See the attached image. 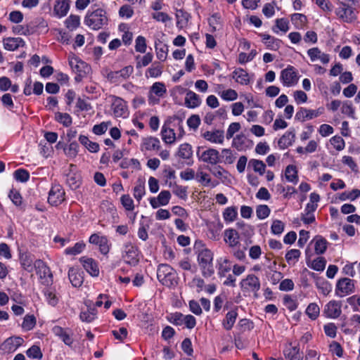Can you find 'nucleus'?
Returning a JSON list of instances; mask_svg holds the SVG:
<instances>
[{
    "label": "nucleus",
    "mask_w": 360,
    "mask_h": 360,
    "mask_svg": "<svg viewBox=\"0 0 360 360\" xmlns=\"http://www.w3.org/2000/svg\"><path fill=\"white\" fill-rule=\"evenodd\" d=\"M36 318L34 315L28 314L24 317V330H30L36 325Z\"/></svg>",
    "instance_id": "52"
},
{
    "label": "nucleus",
    "mask_w": 360,
    "mask_h": 360,
    "mask_svg": "<svg viewBox=\"0 0 360 360\" xmlns=\"http://www.w3.org/2000/svg\"><path fill=\"white\" fill-rule=\"evenodd\" d=\"M85 24L93 30H99L108 22L105 11L98 8L93 12L88 13L84 19Z\"/></svg>",
    "instance_id": "3"
},
{
    "label": "nucleus",
    "mask_w": 360,
    "mask_h": 360,
    "mask_svg": "<svg viewBox=\"0 0 360 360\" xmlns=\"http://www.w3.org/2000/svg\"><path fill=\"white\" fill-rule=\"evenodd\" d=\"M162 140L167 144H172L176 139V134L173 129L163 125L161 131Z\"/></svg>",
    "instance_id": "24"
},
{
    "label": "nucleus",
    "mask_w": 360,
    "mask_h": 360,
    "mask_svg": "<svg viewBox=\"0 0 360 360\" xmlns=\"http://www.w3.org/2000/svg\"><path fill=\"white\" fill-rule=\"evenodd\" d=\"M134 68L131 65L124 67L120 71L112 72L108 74V77H121L123 79H127L133 73Z\"/></svg>",
    "instance_id": "32"
},
{
    "label": "nucleus",
    "mask_w": 360,
    "mask_h": 360,
    "mask_svg": "<svg viewBox=\"0 0 360 360\" xmlns=\"http://www.w3.org/2000/svg\"><path fill=\"white\" fill-rule=\"evenodd\" d=\"M326 265V260L324 257H319L313 260L311 264V268L317 271H323Z\"/></svg>",
    "instance_id": "50"
},
{
    "label": "nucleus",
    "mask_w": 360,
    "mask_h": 360,
    "mask_svg": "<svg viewBox=\"0 0 360 360\" xmlns=\"http://www.w3.org/2000/svg\"><path fill=\"white\" fill-rule=\"evenodd\" d=\"M22 344V339L19 337H11L6 339L0 345V353L14 352Z\"/></svg>",
    "instance_id": "13"
},
{
    "label": "nucleus",
    "mask_w": 360,
    "mask_h": 360,
    "mask_svg": "<svg viewBox=\"0 0 360 360\" xmlns=\"http://www.w3.org/2000/svg\"><path fill=\"white\" fill-rule=\"evenodd\" d=\"M192 147L188 143L180 145L178 150V156L183 159H190L192 157Z\"/></svg>",
    "instance_id": "35"
},
{
    "label": "nucleus",
    "mask_w": 360,
    "mask_h": 360,
    "mask_svg": "<svg viewBox=\"0 0 360 360\" xmlns=\"http://www.w3.org/2000/svg\"><path fill=\"white\" fill-rule=\"evenodd\" d=\"M319 313L320 308L316 303H310L306 309V314L311 320L316 319Z\"/></svg>",
    "instance_id": "45"
},
{
    "label": "nucleus",
    "mask_w": 360,
    "mask_h": 360,
    "mask_svg": "<svg viewBox=\"0 0 360 360\" xmlns=\"http://www.w3.org/2000/svg\"><path fill=\"white\" fill-rule=\"evenodd\" d=\"M354 292V282L348 278L338 280L336 284L335 293L338 297H342Z\"/></svg>",
    "instance_id": "6"
},
{
    "label": "nucleus",
    "mask_w": 360,
    "mask_h": 360,
    "mask_svg": "<svg viewBox=\"0 0 360 360\" xmlns=\"http://www.w3.org/2000/svg\"><path fill=\"white\" fill-rule=\"evenodd\" d=\"M22 42L20 37H8L4 39V46L6 50L13 51L20 46Z\"/></svg>",
    "instance_id": "27"
},
{
    "label": "nucleus",
    "mask_w": 360,
    "mask_h": 360,
    "mask_svg": "<svg viewBox=\"0 0 360 360\" xmlns=\"http://www.w3.org/2000/svg\"><path fill=\"white\" fill-rule=\"evenodd\" d=\"M121 202L123 207L128 211H132L134 209L133 200L129 195H123L121 197Z\"/></svg>",
    "instance_id": "59"
},
{
    "label": "nucleus",
    "mask_w": 360,
    "mask_h": 360,
    "mask_svg": "<svg viewBox=\"0 0 360 360\" xmlns=\"http://www.w3.org/2000/svg\"><path fill=\"white\" fill-rule=\"evenodd\" d=\"M200 158L204 162L216 165L219 162V153L214 148H209L202 153Z\"/></svg>",
    "instance_id": "17"
},
{
    "label": "nucleus",
    "mask_w": 360,
    "mask_h": 360,
    "mask_svg": "<svg viewBox=\"0 0 360 360\" xmlns=\"http://www.w3.org/2000/svg\"><path fill=\"white\" fill-rule=\"evenodd\" d=\"M295 136L294 131H287L280 138L278 142V146L282 149L289 147L294 142Z\"/></svg>",
    "instance_id": "25"
},
{
    "label": "nucleus",
    "mask_w": 360,
    "mask_h": 360,
    "mask_svg": "<svg viewBox=\"0 0 360 360\" xmlns=\"http://www.w3.org/2000/svg\"><path fill=\"white\" fill-rule=\"evenodd\" d=\"M342 303L340 301L331 300L325 305L323 313L330 319H337L342 313Z\"/></svg>",
    "instance_id": "9"
},
{
    "label": "nucleus",
    "mask_w": 360,
    "mask_h": 360,
    "mask_svg": "<svg viewBox=\"0 0 360 360\" xmlns=\"http://www.w3.org/2000/svg\"><path fill=\"white\" fill-rule=\"evenodd\" d=\"M69 65L73 72L77 74L76 79L78 77H82L87 75L90 71V67L84 61L80 60L75 54L70 55L68 57Z\"/></svg>",
    "instance_id": "5"
},
{
    "label": "nucleus",
    "mask_w": 360,
    "mask_h": 360,
    "mask_svg": "<svg viewBox=\"0 0 360 360\" xmlns=\"http://www.w3.org/2000/svg\"><path fill=\"white\" fill-rule=\"evenodd\" d=\"M122 258L124 262L130 265L135 266L139 261L138 249L130 243L124 246Z\"/></svg>",
    "instance_id": "7"
},
{
    "label": "nucleus",
    "mask_w": 360,
    "mask_h": 360,
    "mask_svg": "<svg viewBox=\"0 0 360 360\" xmlns=\"http://www.w3.org/2000/svg\"><path fill=\"white\" fill-rule=\"evenodd\" d=\"M256 214L259 219H264L270 214V209L266 205H259L256 210Z\"/></svg>",
    "instance_id": "53"
},
{
    "label": "nucleus",
    "mask_w": 360,
    "mask_h": 360,
    "mask_svg": "<svg viewBox=\"0 0 360 360\" xmlns=\"http://www.w3.org/2000/svg\"><path fill=\"white\" fill-rule=\"evenodd\" d=\"M143 146L146 150H158L160 148V141L155 137H148L143 139Z\"/></svg>",
    "instance_id": "30"
},
{
    "label": "nucleus",
    "mask_w": 360,
    "mask_h": 360,
    "mask_svg": "<svg viewBox=\"0 0 360 360\" xmlns=\"http://www.w3.org/2000/svg\"><path fill=\"white\" fill-rule=\"evenodd\" d=\"M281 79L284 86H292L298 82V73L292 66H288L281 72Z\"/></svg>",
    "instance_id": "8"
},
{
    "label": "nucleus",
    "mask_w": 360,
    "mask_h": 360,
    "mask_svg": "<svg viewBox=\"0 0 360 360\" xmlns=\"http://www.w3.org/2000/svg\"><path fill=\"white\" fill-rule=\"evenodd\" d=\"M231 264L226 258H221L219 261L218 274L220 277L226 276V274L230 271Z\"/></svg>",
    "instance_id": "31"
},
{
    "label": "nucleus",
    "mask_w": 360,
    "mask_h": 360,
    "mask_svg": "<svg viewBox=\"0 0 360 360\" xmlns=\"http://www.w3.org/2000/svg\"><path fill=\"white\" fill-rule=\"evenodd\" d=\"M80 262L82 263L84 268L92 276H98L99 274V269L96 262L91 258L82 257Z\"/></svg>",
    "instance_id": "19"
},
{
    "label": "nucleus",
    "mask_w": 360,
    "mask_h": 360,
    "mask_svg": "<svg viewBox=\"0 0 360 360\" xmlns=\"http://www.w3.org/2000/svg\"><path fill=\"white\" fill-rule=\"evenodd\" d=\"M260 36L262 37V41L265 45L271 50H277L281 46V41L278 39H276L269 34H261Z\"/></svg>",
    "instance_id": "23"
},
{
    "label": "nucleus",
    "mask_w": 360,
    "mask_h": 360,
    "mask_svg": "<svg viewBox=\"0 0 360 360\" xmlns=\"http://www.w3.org/2000/svg\"><path fill=\"white\" fill-rule=\"evenodd\" d=\"M162 206L167 205L171 198V194L168 191H162L157 197Z\"/></svg>",
    "instance_id": "64"
},
{
    "label": "nucleus",
    "mask_w": 360,
    "mask_h": 360,
    "mask_svg": "<svg viewBox=\"0 0 360 360\" xmlns=\"http://www.w3.org/2000/svg\"><path fill=\"white\" fill-rule=\"evenodd\" d=\"M330 142L332 146L337 150H342L345 148V141L344 139L338 136H335L330 139Z\"/></svg>",
    "instance_id": "57"
},
{
    "label": "nucleus",
    "mask_w": 360,
    "mask_h": 360,
    "mask_svg": "<svg viewBox=\"0 0 360 360\" xmlns=\"http://www.w3.org/2000/svg\"><path fill=\"white\" fill-rule=\"evenodd\" d=\"M65 200V191L61 186L54 185L49 193L48 201L52 205H58Z\"/></svg>",
    "instance_id": "10"
},
{
    "label": "nucleus",
    "mask_w": 360,
    "mask_h": 360,
    "mask_svg": "<svg viewBox=\"0 0 360 360\" xmlns=\"http://www.w3.org/2000/svg\"><path fill=\"white\" fill-rule=\"evenodd\" d=\"M146 43L145 37L139 36L136 39L135 49L137 52L145 53L146 51Z\"/></svg>",
    "instance_id": "60"
},
{
    "label": "nucleus",
    "mask_w": 360,
    "mask_h": 360,
    "mask_svg": "<svg viewBox=\"0 0 360 360\" xmlns=\"http://www.w3.org/2000/svg\"><path fill=\"white\" fill-rule=\"evenodd\" d=\"M157 277L162 285L167 287L175 286L178 283L176 271L167 264H161L158 266Z\"/></svg>",
    "instance_id": "2"
},
{
    "label": "nucleus",
    "mask_w": 360,
    "mask_h": 360,
    "mask_svg": "<svg viewBox=\"0 0 360 360\" xmlns=\"http://www.w3.org/2000/svg\"><path fill=\"white\" fill-rule=\"evenodd\" d=\"M273 31L275 33H278V30L287 32L289 30L288 21L285 18H279L276 20V26L273 27Z\"/></svg>",
    "instance_id": "42"
},
{
    "label": "nucleus",
    "mask_w": 360,
    "mask_h": 360,
    "mask_svg": "<svg viewBox=\"0 0 360 360\" xmlns=\"http://www.w3.org/2000/svg\"><path fill=\"white\" fill-rule=\"evenodd\" d=\"M240 129V124L239 122H233L231 123L227 129L226 131V139H231L234 134L238 132Z\"/></svg>",
    "instance_id": "63"
},
{
    "label": "nucleus",
    "mask_w": 360,
    "mask_h": 360,
    "mask_svg": "<svg viewBox=\"0 0 360 360\" xmlns=\"http://www.w3.org/2000/svg\"><path fill=\"white\" fill-rule=\"evenodd\" d=\"M176 17L177 19V25L181 28H183L187 25L190 18V15L184 10L179 9L176 11Z\"/></svg>",
    "instance_id": "34"
},
{
    "label": "nucleus",
    "mask_w": 360,
    "mask_h": 360,
    "mask_svg": "<svg viewBox=\"0 0 360 360\" xmlns=\"http://www.w3.org/2000/svg\"><path fill=\"white\" fill-rule=\"evenodd\" d=\"M84 247L85 244L84 243H77L72 248H66L65 253L68 255H76L81 253Z\"/></svg>",
    "instance_id": "48"
},
{
    "label": "nucleus",
    "mask_w": 360,
    "mask_h": 360,
    "mask_svg": "<svg viewBox=\"0 0 360 360\" xmlns=\"http://www.w3.org/2000/svg\"><path fill=\"white\" fill-rule=\"evenodd\" d=\"M240 286L243 290L256 292L260 288V282L256 276L250 274L241 281Z\"/></svg>",
    "instance_id": "12"
},
{
    "label": "nucleus",
    "mask_w": 360,
    "mask_h": 360,
    "mask_svg": "<svg viewBox=\"0 0 360 360\" xmlns=\"http://www.w3.org/2000/svg\"><path fill=\"white\" fill-rule=\"evenodd\" d=\"M221 97L225 101H234L237 99V92L231 89L224 90L220 93Z\"/></svg>",
    "instance_id": "55"
},
{
    "label": "nucleus",
    "mask_w": 360,
    "mask_h": 360,
    "mask_svg": "<svg viewBox=\"0 0 360 360\" xmlns=\"http://www.w3.org/2000/svg\"><path fill=\"white\" fill-rule=\"evenodd\" d=\"M327 248V241L322 237H316L315 239V252L318 255L324 253Z\"/></svg>",
    "instance_id": "44"
},
{
    "label": "nucleus",
    "mask_w": 360,
    "mask_h": 360,
    "mask_svg": "<svg viewBox=\"0 0 360 360\" xmlns=\"http://www.w3.org/2000/svg\"><path fill=\"white\" fill-rule=\"evenodd\" d=\"M221 158L223 161L226 164H232L236 159L232 151L230 149L226 148L221 150Z\"/></svg>",
    "instance_id": "58"
},
{
    "label": "nucleus",
    "mask_w": 360,
    "mask_h": 360,
    "mask_svg": "<svg viewBox=\"0 0 360 360\" xmlns=\"http://www.w3.org/2000/svg\"><path fill=\"white\" fill-rule=\"evenodd\" d=\"M45 298L49 304L55 307L58 302V297H57L55 290L52 289H46L44 292Z\"/></svg>",
    "instance_id": "39"
},
{
    "label": "nucleus",
    "mask_w": 360,
    "mask_h": 360,
    "mask_svg": "<svg viewBox=\"0 0 360 360\" xmlns=\"http://www.w3.org/2000/svg\"><path fill=\"white\" fill-rule=\"evenodd\" d=\"M237 316L236 310H231L226 314L225 319L222 321V326L225 330H230L233 328Z\"/></svg>",
    "instance_id": "26"
},
{
    "label": "nucleus",
    "mask_w": 360,
    "mask_h": 360,
    "mask_svg": "<svg viewBox=\"0 0 360 360\" xmlns=\"http://www.w3.org/2000/svg\"><path fill=\"white\" fill-rule=\"evenodd\" d=\"M166 87L162 82H155L150 87V93L153 94L159 97H162L166 93Z\"/></svg>",
    "instance_id": "41"
},
{
    "label": "nucleus",
    "mask_w": 360,
    "mask_h": 360,
    "mask_svg": "<svg viewBox=\"0 0 360 360\" xmlns=\"http://www.w3.org/2000/svg\"><path fill=\"white\" fill-rule=\"evenodd\" d=\"M224 219L226 221H233L237 216V210L233 207H227L223 214Z\"/></svg>",
    "instance_id": "51"
},
{
    "label": "nucleus",
    "mask_w": 360,
    "mask_h": 360,
    "mask_svg": "<svg viewBox=\"0 0 360 360\" xmlns=\"http://www.w3.org/2000/svg\"><path fill=\"white\" fill-rule=\"evenodd\" d=\"M341 111L343 114L347 115L349 117H354V109L351 102H344L341 108Z\"/></svg>",
    "instance_id": "62"
},
{
    "label": "nucleus",
    "mask_w": 360,
    "mask_h": 360,
    "mask_svg": "<svg viewBox=\"0 0 360 360\" xmlns=\"http://www.w3.org/2000/svg\"><path fill=\"white\" fill-rule=\"evenodd\" d=\"M145 193L146 190L144 183L143 181L139 182L134 188V197L139 202L145 195Z\"/></svg>",
    "instance_id": "49"
},
{
    "label": "nucleus",
    "mask_w": 360,
    "mask_h": 360,
    "mask_svg": "<svg viewBox=\"0 0 360 360\" xmlns=\"http://www.w3.org/2000/svg\"><path fill=\"white\" fill-rule=\"evenodd\" d=\"M110 124V122H103L99 124L94 125L92 131L96 135H101L107 131Z\"/></svg>",
    "instance_id": "61"
},
{
    "label": "nucleus",
    "mask_w": 360,
    "mask_h": 360,
    "mask_svg": "<svg viewBox=\"0 0 360 360\" xmlns=\"http://www.w3.org/2000/svg\"><path fill=\"white\" fill-rule=\"evenodd\" d=\"M284 355L289 360H302L297 347H292L291 344L284 350Z\"/></svg>",
    "instance_id": "29"
},
{
    "label": "nucleus",
    "mask_w": 360,
    "mask_h": 360,
    "mask_svg": "<svg viewBox=\"0 0 360 360\" xmlns=\"http://www.w3.org/2000/svg\"><path fill=\"white\" fill-rule=\"evenodd\" d=\"M249 165L253 167L255 172L263 175L265 172L266 165L262 160L252 159L250 161Z\"/></svg>",
    "instance_id": "46"
},
{
    "label": "nucleus",
    "mask_w": 360,
    "mask_h": 360,
    "mask_svg": "<svg viewBox=\"0 0 360 360\" xmlns=\"http://www.w3.org/2000/svg\"><path fill=\"white\" fill-rule=\"evenodd\" d=\"M233 77L240 84H248L250 82L248 74L246 71L241 68L236 69L233 72Z\"/></svg>",
    "instance_id": "28"
},
{
    "label": "nucleus",
    "mask_w": 360,
    "mask_h": 360,
    "mask_svg": "<svg viewBox=\"0 0 360 360\" xmlns=\"http://www.w3.org/2000/svg\"><path fill=\"white\" fill-rule=\"evenodd\" d=\"M285 176L286 179L290 182H297L298 176H297V171L296 169L295 166L294 165H288L285 171Z\"/></svg>",
    "instance_id": "40"
},
{
    "label": "nucleus",
    "mask_w": 360,
    "mask_h": 360,
    "mask_svg": "<svg viewBox=\"0 0 360 360\" xmlns=\"http://www.w3.org/2000/svg\"><path fill=\"white\" fill-rule=\"evenodd\" d=\"M112 110L115 117H124L127 112L125 101L119 97H114L112 103Z\"/></svg>",
    "instance_id": "16"
},
{
    "label": "nucleus",
    "mask_w": 360,
    "mask_h": 360,
    "mask_svg": "<svg viewBox=\"0 0 360 360\" xmlns=\"http://www.w3.org/2000/svg\"><path fill=\"white\" fill-rule=\"evenodd\" d=\"M196 179L203 186H207L211 183L210 175L202 171L198 170L196 174Z\"/></svg>",
    "instance_id": "54"
},
{
    "label": "nucleus",
    "mask_w": 360,
    "mask_h": 360,
    "mask_svg": "<svg viewBox=\"0 0 360 360\" xmlns=\"http://www.w3.org/2000/svg\"><path fill=\"white\" fill-rule=\"evenodd\" d=\"M79 141L91 153H96L99 150V145L96 142L91 141L88 137L85 136L81 135L79 137Z\"/></svg>",
    "instance_id": "33"
},
{
    "label": "nucleus",
    "mask_w": 360,
    "mask_h": 360,
    "mask_svg": "<svg viewBox=\"0 0 360 360\" xmlns=\"http://www.w3.org/2000/svg\"><path fill=\"white\" fill-rule=\"evenodd\" d=\"M80 23V18L78 15H71L65 20L66 27L71 30L76 29Z\"/></svg>",
    "instance_id": "47"
},
{
    "label": "nucleus",
    "mask_w": 360,
    "mask_h": 360,
    "mask_svg": "<svg viewBox=\"0 0 360 360\" xmlns=\"http://www.w3.org/2000/svg\"><path fill=\"white\" fill-rule=\"evenodd\" d=\"M335 12L337 15L346 22H352L356 18L354 8L344 3L341 4Z\"/></svg>",
    "instance_id": "11"
},
{
    "label": "nucleus",
    "mask_w": 360,
    "mask_h": 360,
    "mask_svg": "<svg viewBox=\"0 0 360 360\" xmlns=\"http://www.w3.org/2000/svg\"><path fill=\"white\" fill-rule=\"evenodd\" d=\"M8 197L15 205H21L22 198L18 191L12 188L9 193Z\"/></svg>",
    "instance_id": "56"
},
{
    "label": "nucleus",
    "mask_w": 360,
    "mask_h": 360,
    "mask_svg": "<svg viewBox=\"0 0 360 360\" xmlns=\"http://www.w3.org/2000/svg\"><path fill=\"white\" fill-rule=\"evenodd\" d=\"M34 259L31 256H26L24 259V271L32 273L34 269L40 282L49 285L53 282V275L50 269L41 260H36L33 264Z\"/></svg>",
    "instance_id": "1"
},
{
    "label": "nucleus",
    "mask_w": 360,
    "mask_h": 360,
    "mask_svg": "<svg viewBox=\"0 0 360 360\" xmlns=\"http://www.w3.org/2000/svg\"><path fill=\"white\" fill-rule=\"evenodd\" d=\"M202 136L212 143L223 144L224 141V131L221 129L206 131L202 134Z\"/></svg>",
    "instance_id": "14"
},
{
    "label": "nucleus",
    "mask_w": 360,
    "mask_h": 360,
    "mask_svg": "<svg viewBox=\"0 0 360 360\" xmlns=\"http://www.w3.org/2000/svg\"><path fill=\"white\" fill-rule=\"evenodd\" d=\"M224 241L230 247H236L239 243L238 233L233 229H226L224 231Z\"/></svg>",
    "instance_id": "21"
},
{
    "label": "nucleus",
    "mask_w": 360,
    "mask_h": 360,
    "mask_svg": "<svg viewBox=\"0 0 360 360\" xmlns=\"http://www.w3.org/2000/svg\"><path fill=\"white\" fill-rule=\"evenodd\" d=\"M55 120L65 127L70 126L72 122L71 116L66 112H56L55 114Z\"/></svg>",
    "instance_id": "36"
},
{
    "label": "nucleus",
    "mask_w": 360,
    "mask_h": 360,
    "mask_svg": "<svg viewBox=\"0 0 360 360\" xmlns=\"http://www.w3.org/2000/svg\"><path fill=\"white\" fill-rule=\"evenodd\" d=\"M66 182L71 189L75 190L80 185V176L77 174H69L67 176Z\"/></svg>",
    "instance_id": "37"
},
{
    "label": "nucleus",
    "mask_w": 360,
    "mask_h": 360,
    "mask_svg": "<svg viewBox=\"0 0 360 360\" xmlns=\"http://www.w3.org/2000/svg\"><path fill=\"white\" fill-rule=\"evenodd\" d=\"M70 8V0H58L54 5L53 12L56 15L62 18L67 15Z\"/></svg>",
    "instance_id": "20"
},
{
    "label": "nucleus",
    "mask_w": 360,
    "mask_h": 360,
    "mask_svg": "<svg viewBox=\"0 0 360 360\" xmlns=\"http://www.w3.org/2000/svg\"><path fill=\"white\" fill-rule=\"evenodd\" d=\"M213 254L208 249L200 250L198 255V262L200 266L202 274L204 277H210L214 274Z\"/></svg>",
    "instance_id": "4"
},
{
    "label": "nucleus",
    "mask_w": 360,
    "mask_h": 360,
    "mask_svg": "<svg viewBox=\"0 0 360 360\" xmlns=\"http://www.w3.org/2000/svg\"><path fill=\"white\" fill-rule=\"evenodd\" d=\"M120 167L123 169L132 167L136 170L141 169V164H140L139 161L137 159H134V158L123 159L120 163Z\"/></svg>",
    "instance_id": "38"
},
{
    "label": "nucleus",
    "mask_w": 360,
    "mask_h": 360,
    "mask_svg": "<svg viewBox=\"0 0 360 360\" xmlns=\"http://www.w3.org/2000/svg\"><path fill=\"white\" fill-rule=\"evenodd\" d=\"M68 277L72 285L75 287H80L83 283V276L79 271L73 267L68 271Z\"/></svg>",
    "instance_id": "22"
},
{
    "label": "nucleus",
    "mask_w": 360,
    "mask_h": 360,
    "mask_svg": "<svg viewBox=\"0 0 360 360\" xmlns=\"http://www.w3.org/2000/svg\"><path fill=\"white\" fill-rule=\"evenodd\" d=\"M307 55L312 63L320 62L322 64H328L330 61V56L322 52L318 47L309 49Z\"/></svg>",
    "instance_id": "15"
},
{
    "label": "nucleus",
    "mask_w": 360,
    "mask_h": 360,
    "mask_svg": "<svg viewBox=\"0 0 360 360\" xmlns=\"http://www.w3.org/2000/svg\"><path fill=\"white\" fill-rule=\"evenodd\" d=\"M186 92L185 105L188 108H195L201 104L200 97L191 90H184Z\"/></svg>",
    "instance_id": "18"
},
{
    "label": "nucleus",
    "mask_w": 360,
    "mask_h": 360,
    "mask_svg": "<svg viewBox=\"0 0 360 360\" xmlns=\"http://www.w3.org/2000/svg\"><path fill=\"white\" fill-rule=\"evenodd\" d=\"M26 354L29 358L41 359L43 357L42 352L37 345H32L26 351Z\"/></svg>",
    "instance_id": "43"
}]
</instances>
